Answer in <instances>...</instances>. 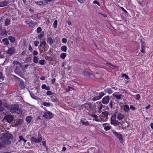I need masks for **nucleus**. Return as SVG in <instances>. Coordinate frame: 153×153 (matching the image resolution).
I'll list each match as a JSON object with an SVG mask.
<instances>
[{
  "label": "nucleus",
  "mask_w": 153,
  "mask_h": 153,
  "mask_svg": "<svg viewBox=\"0 0 153 153\" xmlns=\"http://www.w3.org/2000/svg\"><path fill=\"white\" fill-rule=\"evenodd\" d=\"M62 42L64 43H66L67 42V39L65 38H63L62 39Z\"/></svg>",
  "instance_id": "nucleus-43"
},
{
  "label": "nucleus",
  "mask_w": 153,
  "mask_h": 153,
  "mask_svg": "<svg viewBox=\"0 0 153 153\" xmlns=\"http://www.w3.org/2000/svg\"><path fill=\"white\" fill-rule=\"evenodd\" d=\"M49 48V47L48 46H47V45H44L43 47V50H44V52H46L47 51Z\"/></svg>",
  "instance_id": "nucleus-33"
},
{
  "label": "nucleus",
  "mask_w": 153,
  "mask_h": 153,
  "mask_svg": "<svg viewBox=\"0 0 153 153\" xmlns=\"http://www.w3.org/2000/svg\"><path fill=\"white\" fill-rule=\"evenodd\" d=\"M39 43V41H35L34 42V45L35 47H36L38 46V44Z\"/></svg>",
  "instance_id": "nucleus-48"
},
{
  "label": "nucleus",
  "mask_w": 153,
  "mask_h": 153,
  "mask_svg": "<svg viewBox=\"0 0 153 153\" xmlns=\"http://www.w3.org/2000/svg\"><path fill=\"white\" fill-rule=\"evenodd\" d=\"M102 114L105 117H107L108 115V113L107 111H105L102 113Z\"/></svg>",
  "instance_id": "nucleus-29"
},
{
  "label": "nucleus",
  "mask_w": 153,
  "mask_h": 153,
  "mask_svg": "<svg viewBox=\"0 0 153 153\" xmlns=\"http://www.w3.org/2000/svg\"><path fill=\"white\" fill-rule=\"evenodd\" d=\"M23 120L22 119H19L15 123L16 126H19L23 122Z\"/></svg>",
  "instance_id": "nucleus-22"
},
{
  "label": "nucleus",
  "mask_w": 153,
  "mask_h": 153,
  "mask_svg": "<svg viewBox=\"0 0 153 153\" xmlns=\"http://www.w3.org/2000/svg\"><path fill=\"white\" fill-rule=\"evenodd\" d=\"M58 21L57 20H56L53 22V27L54 28H56L57 27Z\"/></svg>",
  "instance_id": "nucleus-31"
},
{
  "label": "nucleus",
  "mask_w": 153,
  "mask_h": 153,
  "mask_svg": "<svg viewBox=\"0 0 153 153\" xmlns=\"http://www.w3.org/2000/svg\"><path fill=\"white\" fill-rule=\"evenodd\" d=\"M53 113L51 112L47 111L44 112L43 117L46 119H50L53 117Z\"/></svg>",
  "instance_id": "nucleus-4"
},
{
  "label": "nucleus",
  "mask_w": 153,
  "mask_h": 153,
  "mask_svg": "<svg viewBox=\"0 0 153 153\" xmlns=\"http://www.w3.org/2000/svg\"><path fill=\"white\" fill-rule=\"evenodd\" d=\"M42 144L45 147L46 146V143L45 141H42Z\"/></svg>",
  "instance_id": "nucleus-63"
},
{
  "label": "nucleus",
  "mask_w": 153,
  "mask_h": 153,
  "mask_svg": "<svg viewBox=\"0 0 153 153\" xmlns=\"http://www.w3.org/2000/svg\"><path fill=\"white\" fill-rule=\"evenodd\" d=\"M31 117L30 116L27 117L26 119V120L28 123L31 121Z\"/></svg>",
  "instance_id": "nucleus-40"
},
{
  "label": "nucleus",
  "mask_w": 153,
  "mask_h": 153,
  "mask_svg": "<svg viewBox=\"0 0 153 153\" xmlns=\"http://www.w3.org/2000/svg\"><path fill=\"white\" fill-rule=\"evenodd\" d=\"M104 91L105 93H107L109 94H111L113 92V91L111 89L109 88H108L104 89Z\"/></svg>",
  "instance_id": "nucleus-17"
},
{
  "label": "nucleus",
  "mask_w": 153,
  "mask_h": 153,
  "mask_svg": "<svg viewBox=\"0 0 153 153\" xmlns=\"http://www.w3.org/2000/svg\"><path fill=\"white\" fill-rule=\"evenodd\" d=\"M45 76H41L40 78V79L42 80H45Z\"/></svg>",
  "instance_id": "nucleus-61"
},
{
  "label": "nucleus",
  "mask_w": 153,
  "mask_h": 153,
  "mask_svg": "<svg viewBox=\"0 0 153 153\" xmlns=\"http://www.w3.org/2000/svg\"><path fill=\"white\" fill-rule=\"evenodd\" d=\"M56 79L53 78L51 80V83L52 84H54L55 82Z\"/></svg>",
  "instance_id": "nucleus-62"
},
{
  "label": "nucleus",
  "mask_w": 153,
  "mask_h": 153,
  "mask_svg": "<svg viewBox=\"0 0 153 153\" xmlns=\"http://www.w3.org/2000/svg\"><path fill=\"white\" fill-rule=\"evenodd\" d=\"M39 62L40 65H43L45 64V61L44 59L40 60L39 61Z\"/></svg>",
  "instance_id": "nucleus-35"
},
{
  "label": "nucleus",
  "mask_w": 153,
  "mask_h": 153,
  "mask_svg": "<svg viewBox=\"0 0 153 153\" xmlns=\"http://www.w3.org/2000/svg\"><path fill=\"white\" fill-rule=\"evenodd\" d=\"M144 48V45H141V48L142 49L140 50V51L143 53H145V51L143 49Z\"/></svg>",
  "instance_id": "nucleus-50"
},
{
  "label": "nucleus",
  "mask_w": 153,
  "mask_h": 153,
  "mask_svg": "<svg viewBox=\"0 0 153 153\" xmlns=\"http://www.w3.org/2000/svg\"><path fill=\"white\" fill-rule=\"evenodd\" d=\"M120 124V123L119 122L118 120H116V121L113 124V125L114 126H116L117 125H118Z\"/></svg>",
  "instance_id": "nucleus-44"
},
{
  "label": "nucleus",
  "mask_w": 153,
  "mask_h": 153,
  "mask_svg": "<svg viewBox=\"0 0 153 153\" xmlns=\"http://www.w3.org/2000/svg\"><path fill=\"white\" fill-rule=\"evenodd\" d=\"M113 96H114V97H116L117 99H119V100H121L122 99V98L121 97L122 95H114L113 94Z\"/></svg>",
  "instance_id": "nucleus-26"
},
{
  "label": "nucleus",
  "mask_w": 153,
  "mask_h": 153,
  "mask_svg": "<svg viewBox=\"0 0 153 153\" xmlns=\"http://www.w3.org/2000/svg\"><path fill=\"white\" fill-rule=\"evenodd\" d=\"M130 109L133 110L134 111L136 110V108L135 107H134L132 105H130Z\"/></svg>",
  "instance_id": "nucleus-51"
},
{
  "label": "nucleus",
  "mask_w": 153,
  "mask_h": 153,
  "mask_svg": "<svg viewBox=\"0 0 153 153\" xmlns=\"http://www.w3.org/2000/svg\"><path fill=\"white\" fill-rule=\"evenodd\" d=\"M111 119V124L113 125L114 123L116 121V115L115 114L112 115L110 118Z\"/></svg>",
  "instance_id": "nucleus-13"
},
{
  "label": "nucleus",
  "mask_w": 153,
  "mask_h": 153,
  "mask_svg": "<svg viewBox=\"0 0 153 153\" xmlns=\"http://www.w3.org/2000/svg\"><path fill=\"white\" fill-rule=\"evenodd\" d=\"M103 105L101 103H100L99 105H98V108L99 109V111H101V110L103 107Z\"/></svg>",
  "instance_id": "nucleus-32"
},
{
  "label": "nucleus",
  "mask_w": 153,
  "mask_h": 153,
  "mask_svg": "<svg viewBox=\"0 0 153 153\" xmlns=\"http://www.w3.org/2000/svg\"><path fill=\"white\" fill-rule=\"evenodd\" d=\"M31 97L33 99H36V97L33 94H30Z\"/></svg>",
  "instance_id": "nucleus-53"
},
{
  "label": "nucleus",
  "mask_w": 153,
  "mask_h": 153,
  "mask_svg": "<svg viewBox=\"0 0 153 153\" xmlns=\"http://www.w3.org/2000/svg\"><path fill=\"white\" fill-rule=\"evenodd\" d=\"M60 56L62 59H64L66 56V54L65 53H63L61 54Z\"/></svg>",
  "instance_id": "nucleus-39"
},
{
  "label": "nucleus",
  "mask_w": 153,
  "mask_h": 153,
  "mask_svg": "<svg viewBox=\"0 0 153 153\" xmlns=\"http://www.w3.org/2000/svg\"><path fill=\"white\" fill-rule=\"evenodd\" d=\"M93 3L94 4H97L99 6H100V3L99 2H98L97 0L94 1H93Z\"/></svg>",
  "instance_id": "nucleus-49"
},
{
  "label": "nucleus",
  "mask_w": 153,
  "mask_h": 153,
  "mask_svg": "<svg viewBox=\"0 0 153 153\" xmlns=\"http://www.w3.org/2000/svg\"><path fill=\"white\" fill-rule=\"evenodd\" d=\"M92 104L91 102H88L85 103L84 104L82 105V106H84L86 109L88 111L90 109H92Z\"/></svg>",
  "instance_id": "nucleus-8"
},
{
  "label": "nucleus",
  "mask_w": 153,
  "mask_h": 153,
  "mask_svg": "<svg viewBox=\"0 0 153 153\" xmlns=\"http://www.w3.org/2000/svg\"><path fill=\"white\" fill-rule=\"evenodd\" d=\"M35 4H36L39 5H44L45 4L43 3V1H35Z\"/></svg>",
  "instance_id": "nucleus-23"
},
{
  "label": "nucleus",
  "mask_w": 153,
  "mask_h": 153,
  "mask_svg": "<svg viewBox=\"0 0 153 153\" xmlns=\"http://www.w3.org/2000/svg\"><path fill=\"white\" fill-rule=\"evenodd\" d=\"M125 116L124 114L121 113H118L117 114V119L118 120H122L124 119Z\"/></svg>",
  "instance_id": "nucleus-10"
},
{
  "label": "nucleus",
  "mask_w": 153,
  "mask_h": 153,
  "mask_svg": "<svg viewBox=\"0 0 153 153\" xmlns=\"http://www.w3.org/2000/svg\"><path fill=\"white\" fill-rule=\"evenodd\" d=\"M5 119L8 123H10L13 120V117L12 115H7L5 116Z\"/></svg>",
  "instance_id": "nucleus-9"
},
{
  "label": "nucleus",
  "mask_w": 153,
  "mask_h": 153,
  "mask_svg": "<svg viewBox=\"0 0 153 153\" xmlns=\"http://www.w3.org/2000/svg\"><path fill=\"white\" fill-rule=\"evenodd\" d=\"M67 47L65 45H63L61 47V50L64 52H66L67 51Z\"/></svg>",
  "instance_id": "nucleus-28"
},
{
  "label": "nucleus",
  "mask_w": 153,
  "mask_h": 153,
  "mask_svg": "<svg viewBox=\"0 0 153 153\" xmlns=\"http://www.w3.org/2000/svg\"><path fill=\"white\" fill-rule=\"evenodd\" d=\"M122 107L123 110L127 113L128 114L130 110L129 106L127 105H124Z\"/></svg>",
  "instance_id": "nucleus-12"
},
{
  "label": "nucleus",
  "mask_w": 153,
  "mask_h": 153,
  "mask_svg": "<svg viewBox=\"0 0 153 153\" xmlns=\"http://www.w3.org/2000/svg\"><path fill=\"white\" fill-rule=\"evenodd\" d=\"M38 54V52L37 51L34 50L33 51V55H37Z\"/></svg>",
  "instance_id": "nucleus-57"
},
{
  "label": "nucleus",
  "mask_w": 153,
  "mask_h": 153,
  "mask_svg": "<svg viewBox=\"0 0 153 153\" xmlns=\"http://www.w3.org/2000/svg\"><path fill=\"white\" fill-rule=\"evenodd\" d=\"M71 87L69 86H68V88H66V92H68L70 90H71V89H70Z\"/></svg>",
  "instance_id": "nucleus-56"
},
{
  "label": "nucleus",
  "mask_w": 153,
  "mask_h": 153,
  "mask_svg": "<svg viewBox=\"0 0 153 153\" xmlns=\"http://www.w3.org/2000/svg\"><path fill=\"white\" fill-rule=\"evenodd\" d=\"M111 128V126H108L105 127H104V129L106 131H108Z\"/></svg>",
  "instance_id": "nucleus-36"
},
{
  "label": "nucleus",
  "mask_w": 153,
  "mask_h": 153,
  "mask_svg": "<svg viewBox=\"0 0 153 153\" xmlns=\"http://www.w3.org/2000/svg\"><path fill=\"white\" fill-rule=\"evenodd\" d=\"M13 138V136L10 133L6 132L3 134L0 140L4 143L10 144V141L8 139L12 140Z\"/></svg>",
  "instance_id": "nucleus-2"
},
{
  "label": "nucleus",
  "mask_w": 153,
  "mask_h": 153,
  "mask_svg": "<svg viewBox=\"0 0 153 153\" xmlns=\"http://www.w3.org/2000/svg\"><path fill=\"white\" fill-rule=\"evenodd\" d=\"M19 140L18 142H20L21 141H23L24 142V144H25L27 142V140H25L22 135L19 136Z\"/></svg>",
  "instance_id": "nucleus-18"
},
{
  "label": "nucleus",
  "mask_w": 153,
  "mask_h": 153,
  "mask_svg": "<svg viewBox=\"0 0 153 153\" xmlns=\"http://www.w3.org/2000/svg\"><path fill=\"white\" fill-rule=\"evenodd\" d=\"M110 100V97L109 96H106L104 97L102 99V102L104 104H107L109 103Z\"/></svg>",
  "instance_id": "nucleus-7"
},
{
  "label": "nucleus",
  "mask_w": 153,
  "mask_h": 153,
  "mask_svg": "<svg viewBox=\"0 0 153 153\" xmlns=\"http://www.w3.org/2000/svg\"><path fill=\"white\" fill-rule=\"evenodd\" d=\"M2 42L4 45H7L9 44V41L8 39L6 38H4L2 39Z\"/></svg>",
  "instance_id": "nucleus-19"
},
{
  "label": "nucleus",
  "mask_w": 153,
  "mask_h": 153,
  "mask_svg": "<svg viewBox=\"0 0 153 153\" xmlns=\"http://www.w3.org/2000/svg\"><path fill=\"white\" fill-rule=\"evenodd\" d=\"M108 105L111 108H113V102L112 101H111L110 102Z\"/></svg>",
  "instance_id": "nucleus-46"
},
{
  "label": "nucleus",
  "mask_w": 153,
  "mask_h": 153,
  "mask_svg": "<svg viewBox=\"0 0 153 153\" xmlns=\"http://www.w3.org/2000/svg\"><path fill=\"white\" fill-rule=\"evenodd\" d=\"M38 137V139L34 137H31V141L33 142L37 143L41 142L42 140V137L41 135L39 134Z\"/></svg>",
  "instance_id": "nucleus-5"
},
{
  "label": "nucleus",
  "mask_w": 153,
  "mask_h": 153,
  "mask_svg": "<svg viewBox=\"0 0 153 153\" xmlns=\"http://www.w3.org/2000/svg\"><path fill=\"white\" fill-rule=\"evenodd\" d=\"M29 66V65L27 64L25 65L24 66H23V71H24L25 69Z\"/></svg>",
  "instance_id": "nucleus-54"
},
{
  "label": "nucleus",
  "mask_w": 153,
  "mask_h": 153,
  "mask_svg": "<svg viewBox=\"0 0 153 153\" xmlns=\"http://www.w3.org/2000/svg\"><path fill=\"white\" fill-rule=\"evenodd\" d=\"M112 132L114 135L118 138L121 142L123 140V138H122L123 135L122 134H119L116 131L113 130Z\"/></svg>",
  "instance_id": "nucleus-6"
},
{
  "label": "nucleus",
  "mask_w": 153,
  "mask_h": 153,
  "mask_svg": "<svg viewBox=\"0 0 153 153\" xmlns=\"http://www.w3.org/2000/svg\"><path fill=\"white\" fill-rule=\"evenodd\" d=\"M4 105L6 106L7 108L10 109V112L13 113H16L20 114L22 112V109L19 108V106L18 105L14 104L10 105L6 103L4 104Z\"/></svg>",
  "instance_id": "nucleus-1"
},
{
  "label": "nucleus",
  "mask_w": 153,
  "mask_h": 153,
  "mask_svg": "<svg viewBox=\"0 0 153 153\" xmlns=\"http://www.w3.org/2000/svg\"><path fill=\"white\" fill-rule=\"evenodd\" d=\"M53 93L51 91H48L46 92V95L48 96H51L53 94Z\"/></svg>",
  "instance_id": "nucleus-38"
},
{
  "label": "nucleus",
  "mask_w": 153,
  "mask_h": 153,
  "mask_svg": "<svg viewBox=\"0 0 153 153\" xmlns=\"http://www.w3.org/2000/svg\"><path fill=\"white\" fill-rule=\"evenodd\" d=\"M95 151V148H89L88 150V153H94Z\"/></svg>",
  "instance_id": "nucleus-25"
},
{
  "label": "nucleus",
  "mask_w": 153,
  "mask_h": 153,
  "mask_svg": "<svg viewBox=\"0 0 153 153\" xmlns=\"http://www.w3.org/2000/svg\"><path fill=\"white\" fill-rule=\"evenodd\" d=\"M42 29L40 27H38L36 30V31L38 33H40L42 31Z\"/></svg>",
  "instance_id": "nucleus-41"
},
{
  "label": "nucleus",
  "mask_w": 153,
  "mask_h": 153,
  "mask_svg": "<svg viewBox=\"0 0 153 153\" xmlns=\"http://www.w3.org/2000/svg\"><path fill=\"white\" fill-rule=\"evenodd\" d=\"M37 23L35 22L31 21L28 23V25L30 27H33L36 25Z\"/></svg>",
  "instance_id": "nucleus-15"
},
{
  "label": "nucleus",
  "mask_w": 153,
  "mask_h": 153,
  "mask_svg": "<svg viewBox=\"0 0 153 153\" xmlns=\"http://www.w3.org/2000/svg\"><path fill=\"white\" fill-rule=\"evenodd\" d=\"M90 116L93 117H94V118L93 119V121L97 122H99L100 121V120L98 119V117L97 115L91 114H90Z\"/></svg>",
  "instance_id": "nucleus-14"
},
{
  "label": "nucleus",
  "mask_w": 153,
  "mask_h": 153,
  "mask_svg": "<svg viewBox=\"0 0 153 153\" xmlns=\"http://www.w3.org/2000/svg\"><path fill=\"white\" fill-rule=\"evenodd\" d=\"M93 93L94 94V96H95L92 99L93 101H95L100 99L102 97L105 95V94L103 92L98 93H96L95 91H94Z\"/></svg>",
  "instance_id": "nucleus-3"
},
{
  "label": "nucleus",
  "mask_w": 153,
  "mask_h": 153,
  "mask_svg": "<svg viewBox=\"0 0 153 153\" xmlns=\"http://www.w3.org/2000/svg\"><path fill=\"white\" fill-rule=\"evenodd\" d=\"M140 98V96L139 94H137L136 95L135 99L136 100H139Z\"/></svg>",
  "instance_id": "nucleus-47"
},
{
  "label": "nucleus",
  "mask_w": 153,
  "mask_h": 153,
  "mask_svg": "<svg viewBox=\"0 0 153 153\" xmlns=\"http://www.w3.org/2000/svg\"><path fill=\"white\" fill-rule=\"evenodd\" d=\"M44 35V33L43 31L42 33L40 34H39L38 36V38L39 39H41L43 37Z\"/></svg>",
  "instance_id": "nucleus-34"
},
{
  "label": "nucleus",
  "mask_w": 153,
  "mask_h": 153,
  "mask_svg": "<svg viewBox=\"0 0 153 153\" xmlns=\"http://www.w3.org/2000/svg\"><path fill=\"white\" fill-rule=\"evenodd\" d=\"M122 77H125L126 79H128V76L125 74H122Z\"/></svg>",
  "instance_id": "nucleus-55"
},
{
  "label": "nucleus",
  "mask_w": 153,
  "mask_h": 153,
  "mask_svg": "<svg viewBox=\"0 0 153 153\" xmlns=\"http://www.w3.org/2000/svg\"><path fill=\"white\" fill-rule=\"evenodd\" d=\"M9 3L8 1H1L0 2V7H5Z\"/></svg>",
  "instance_id": "nucleus-16"
},
{
  "label": "nucleus",
  "mask_w": 153,
  "mask_h": 153,
  "mask_svg": "<svg viewBox=\"0 0 153 153\" xmlns=\"http://www.w3.org/2000/svg\"><path fill=\"white\" fill-rule=\"evenodd\" d=\"M10 19L7 18L5 22V25L6 26H8L9 25L10 23Z\"/></svg>",
  "instance_id": "nucleus-21"
},
{
  "label": "nucleus",
  "mask_w": 153,
  "mask_h": 153,
  "mask_svg": "<svg viewBox=\"0 0 153 153\" xmlns=\"http://www.w3.org/2000/svg\"><path fill=\"white\" fill-rule=\"evenodd\" d=\"M15 52V48L14 47H12L8 49L7 53L9 54H12L14 53Z\"/></svg>",
  "instance_id": "nucleus-11"
},
{
  "label": "nucleus",
  "mask_w": 153,
  "mask_h": 153,
  "mask_svg": "<svg viewBox=\"0 0 153 153\" xmlns=\"http://www.w3.org/2000/svg\"><path fill=\"white\" fill-rule=\"evenodd\" d=\"M9 40H10L11 43H13L15 41V38L13 36H10L8 37Z\"/></svg>",
  "instance_id": "nucleus-24"
},
{
  "label": "nucleus",
  "mask_w": 153,
  "mask_h": 153,
  "mask_svg": "<svg viewBox=\"0 0 153 153\" xmlns=\"http://www.w3.org/2000/svg\"><path fill=\"white\" fill-rule=\"evenodd\" d=\"M47 42L51 45L53 43V40L51 37L48 38L47 39Z\"/></svg>",
  "instance_id": "nucleus-20"
},
{
  "label": "nucleus",
  "mask_w": 153,
  "mask_h": 153,
  "mask_svg": "<svg viewBox=\"0 0 153 153\" xmlns=\"http://www.w3.org/2000/svg\"><path fill=\"white\" fill-rule=\"evenodd\" d=\"M31 60V59H30V57H27L25 59L24 62L25 63H28Z\"/></svg>",
  "instance_id": "nucleus-37"
},
{
  "label": "nucleus",
  "mask_w": 153,
  "mask_h": 153,
  "mask_svg": "<svg viewBox=\"0 0 153 153\" xmlns=\"http://www.w3.org/2000/svg\"><path fill=\"white\" fill-rule=\"evenodd\" d=\"M13 63L14 65H18L20 63V62L14 60L13 61Z\"/></svg>",
  "instance_id": "nucleus-45"
},
{
  "label": "nucleus",
  "mask_w": 153,
  "mask_h": 153,
  "mask_svg": "<svg viewBox=\"0 0 153 153\" xmlns=\"http://www.w3.org/2000/svg\"><path fill=\"white\" fill-rule=\"evenodd\" d=\"M41 43V45H42L43 46H44V45H46V42L45 41H43Z\"/></svg>",
  "instance_id": "nucleus-60"
},
{
  "label": "nucleus",
  "mask_w": 153,
  "mask_h": 153,
  "mask_svg": "<svg viewBox=\"0 0 153 153\" xmlns=\"http://www.w3.org/2000/svg\"><path fill=\"white\" fill-rule=\"evenodd\" d=\"M19 69V68L18 66H17L16 68H15L14 71L15 72H18Z\"/></svg>",
  "instance_id": "nucleus-52"
},
{
  "label": "nucleus",
  "mask_w": 153,
  "mask_h": 153,
  "mask_svg": "<svg viewBox=\"0 0 153 153\" xmlns=\"http://www.w3.org/2000/svg\"><path fill=\"white\" fill-rule=\"evenodd\" d=\"M46 87H47V86L45 84H43L42 85V88L43 89H46Z\"/></svg>",
  "instance_id": "nucleus-58"
},
{
  "label": "nucleus",
  "mask_w": 153,
  "mask_h": 153,
  "mask_svg": "<svg viewBox=\"0 0 153 153\" xmlns=\"http://www.w3.org/2000/svg\"><path fill=\"white\" fill-rule=\"evenodd\" d=\"M82 124L85 126H88L89 125V123L88 121H83L82 122Z\"/></svg>",
  "instance_id": "nucleus-42"
},
{
  "label": "nucleus",
  "mask_w": 153,
  "mask_h": 153,
  "mask_svg": "<svg viewBox=\"0 0 153 153\" xmlns=\"http://www.w3.org/2000/svg\"><path fill=\"white\" fill-rule=\"evenodd\" d=\"M42 105L46 107H49L51 105V104L47 102H43Z\"/></svg>",
  "instance_id": "nucleus-30"
},
{
  "label": "nucleus",
  "mask_w": 153,
  "mask_h": 153,
  "mask_svg": "<svg viewBox=\"0 0 153 153\" xmlns=\"http://www.w3.org/2000/svg\"><path fill=\"white\" fill-rule=\"evenodd\" d=\"M39 59L36 56H34L33 59V62L36 63H37L38 62Z\"/></svg>",
  "instance_id": "nucleus-27"
},
{
  "label": "nucleus",
  "mask_w": 153,
  "mask_h": 153,
  "mask_svg": "<svg viewBox=\"0 0 153 153\" xmlns=\"http://www.w3.org/2000/svg\"><path fill=\"white\" fill-rule=\"evenodd\" d=\"M4 110V108L1 105L0 106V111H2Z\"/></svg>",
  "instance_id": "nucleus-59"
},
{
  "label": "nucleus",
  "mask_w": 153,
  "mask_h": 153,
  "mask_svg": "<svg viewBox=\"0 0 153 153\" xmlns=\"http://www.w3.org/2000/svg\"><path fill=\"white\" fill-rule=\"evenodd\" d=\"M121 9L124 12H125L126 13H127V11L125 9H124V8L123 7H121Z\"/></svg>",
  "instance_id": "nucleus-64"
}]
</instances>
